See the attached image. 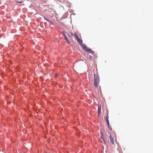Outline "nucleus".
I'll return each mask as SVG.
<instances>
[{"instance_id": "obj_8", "label": "nucleus", "mask_w": 153, "mask_h": 153, "mask_svg": "<svg viewBox=\"0 0 153 153\" xmlns=\"http://www.w3.org/2000/svg\"><path fill=\"white\" fill-rule=\"evenodd\" d=\"M77 40L78 42H79L80 44L82 45V40H81L79 38L77 39Z\"/></svg>"}, {"instance_id": "obj_13", "label": "nucleus", "mask_w": 153, "mask_h": 153, "mask_svg": "<svg viewBox=\"0 0 153 153\" xmlns=\"http://www.w3.org/2000/svg\"><path fill=\"white\" fill-rule=\"evenodd\" d=\"M108 127L109 128L110 130H112V128H111V127H110V125H109V127L108 126Z\"/></svg>"}, {"instance_id": "obj_2", "label": "nucleus", "mask_w": 153, "mask_h": 153, "mask_svg": "<svg viewBox=\"0 0 153 153\" xmlns=\"http://www.w3.org/2000/svg\"><path fill=\"white\" fill-rule=\"evenodd\" d=\"M68 35L70 37H71V36L74 35L75 38L76 39H78L79 38L78 36L76 33H74V35L72 33H71V34H68Z\"/></svg>"}, {"instance_id": "obj_15", "label": "nucleus", "mask_w": 153, "mask_h": 153, "mask_svg": "<svg viewBox=\"0 0 153 153\" xmlns=\"http://www.w3.org/2000/svg\"><path fill=\"white\" fill-rule=\"evenodd\" d=\"M52 25H53V22L51 21L50 22Z\"/></svg>"}, {"instance_id": "obj_6", "label": "nucleus", "mask_w": 153, "mask_h": 153, "mask_svg": "<svg viewBox=\"0 0 153 153\" xmlns=\"http://www.w3.org/2000/svg\"><path fill=\"white\" fill-rule=\"evenodd\" d=\"M108 117H108V114L107 115V117H106V120L107 123L108 124V126L109 127V120L108 119Z\"/></svg>"}, {"instance_id": "obj_5", "label": "nucleus", "mask_w": 153, "mask_h": 153, "mask_svg": "<svg viewBox=\"0 0 153 153\" xmlns=\"http://www.w3.org/2000/svg\"><path fill=\"white\" fill-rule=\"evenodd\" d=\"M109 138H110V140L111 141V142L114 145V139L112 137L111 135V134H110V135Z\"/></svg>"}, {"instance_id": "obj_11", "label": "nucleus", "mask_w": 153, "mask_h": 153, "mask_svg": "<svg viewBox=\"0 0 153 153\" xmlns=\"http://www.w3.org/2000/svg\"><path fill=\"white\" fill-rule=\"evenodd\" d=\"M45 19V20H47L48 22H51V21L49 20L47 18L45 17L44 18Z\"/></svg>"}, {"instance_id": "obj_7", "label": "nucleus", "mask_w": 153, "mask_h": 153, "mask_svg": "<svg viewBox=\"0 0 153 153\" xmlns=\"http://www.w3.org/2000/svg\"><path fill=\"white\" fill-rule=\"evenodd\" d=\"M101 137L102 139L103 140L104 143H105V142L104 140V136H103V133H102V132H101Z\"/></svg>"}, {"instance_id": "obj_9", "label": "nucleus", "mask_w": 153, "mask_h": 153, "mask_svg": "<svg viewBox=\"0 0 153 153\" xmlns=\"http://www.w3.org/2000/svg\"><path fill=\"white\" fill-rule=\"evenodd\" d=\"M88 50H89L88 51H87V52H89L90 53H91L92 54H93L94 55V51H93L91 50V49H88Z\"/></svg>"}, {"instance_id": "obj_3", "label": "nucleus", "mask_w": 153, "mask_h": 153, "mask_svg": "<svg viewBox=\"0 0 153 153\" xmlns=\"http://www.w3.org/2000/svg\"><path fill=\"white\" fill-rule=\"evenodd\" d=\"M82 45V47L83 49L86 52H87V51H88L89 50H88V48L84 44H82V45Z\"/></svg>"}, {"instance_id": "obj_1", "label": "nucleus", "mask_w": 153, "mask_h": 153, "mask_svg": "<svg viewBox=\"0 0 153 153\" xmlns=\"http://www.w3.org/2000/svg\"><path fill=\"white\" fill-rule=\"evenodd\" d=\"M100 81V79L99 76H98L97 74H94V86L97 88H98V85H97V84L99 83Z\"/></svg>"}, {"instance_id": "obj_14", "label": "nucleus", "mask_w": 153, "mask_h": 153, "mask_svg": "<svg viewBox=\"0 0 153 153\" xmlns=\"http://www.w3.org/2000/svg\"><path fill=\"white\" fill-rule=\"evenodd\" d=\"M16 3H22V1H17L16 2Z\"/></svg>"}, {"instance_id": "obj_12", "label": "nucleus", "mask_w": 153, "mask_h": 153, "mask_svg": "<svg viewBox=\"0 0 153 153\" xmlns=\"http://www.w3.org/2000/svg\"><path fill=\"white\" fill-rule=\"evenodd\" d=\"M88 57L91 59H92V57L91 55H88Z\"/></svg>"}, {"instance_id": "obj_10", "label": "nucleus", "mask_w": 153, "mask_h": 153, "mask_svg": "<svg viewBox=\"0 0 153 153\" xmlns=\"http://www.w3.org/2000/svg\"><path fill=\"white\" fill-rule=\"evenodd\" d=\"M64 36H65V40H66V41L68 42L69 43V41L68 40V37L67 36H65V35L64 34L63 35Z\"/></svg>"}, {"instance_id": "obj_4", "label": "nucleus", "mask_w": 153, "mask_h": 153, "mask_svg": "<svg viewBox=\"0 0 153 153\" xmlns=\"http://www.w3.org/2000/svg\"><path fill=\"white\" fill-rule=\"evenodd\" d=\"M101 105H99L98 106V116L99 117L100 115V114L101 113Z\"/></svg>"}]
</instances>
